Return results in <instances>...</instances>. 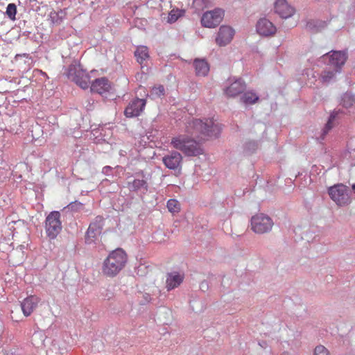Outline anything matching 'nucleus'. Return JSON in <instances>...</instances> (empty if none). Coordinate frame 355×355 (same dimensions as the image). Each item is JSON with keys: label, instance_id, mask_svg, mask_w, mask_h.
I'll return each instance as SVG.
<instances>
[{"label": "nucleus", "instance_id": "c9c22d12", "mask_svg": "<svg viewBox=\"0 0 355 355\" xmlns=\"http://www.w3.org/2000/svg\"><path fill=\"white\" fill-rule=\"evenodd\" d=\"M77 206H78L79 207H83V204H81V203H80V202H78H78H73V203H71L70 205H69V207H70V209H73V208H74L75 207H77Z\"/></svg>", "mask_w": 355, "mask_h": 355}, {"label": "nucleus", "instance_id": "2f4dec72", "mask_svg": "<svg viewBox=\"0 0 355 355\" xmlns=\"http://www.w3.org/2000/svg\"><path fill=\"white\" fill-rule=\"evenodd\" d=\"M343 103L346 107H351L355 104V101L352 96L345 94L343 98Z\"/></svg>", "mask_w": 355, "mask_h": 355}, {"label": "nucleus", "instance_id": "9d476101", "mask_svg": "<svg viewBox=\"0 0 355 355\" xmlns=\"http://www.w3.org/2000/svg\"><path fill=\"white\" fill-rule=\"evenodd\" d=\"M162 162L168 169L180 171L182 157L178 152L172 151L170 154L165 155L162 158Z\"/></svg>", "mask_w": 355, "mask_h": 355}, {"label": "nucleus", "instance_id": "c85d7f7f", "mask_svg": "<svg viewBox=\"0 0 355 355\" xmlns=\"http://www.w3.org/2000/svg\"><path fill=\"white\" fill-rule=\"evenodd\" d=\"M336 71H324L320 75V80L322 83H329L333 79L336 74Z\"/></svg>", "mask_w": 355, "mask_h": 355}, {"label": "nucleus", "instance_id": "1a4fd4ad", "mask_svg": "<svg viewBox=\"0 0 355 355\" xmlns=\"http://www.w3.org/2000/svg\"><path fill=\"white\" fill-rule=\"evenodd\" d=\"M256 30L259 35L264 37L272 36L277 31L275 26L266 18H261L257 21Z\"/></svg>", "mask_w": 355, "mask_h": 355}, {"label": "nucleus", "instance_id": "2eb2a0df", "mask_svg": "<svg viewBox=\"0 0 355 355\" xmlns=\"http://www.w3.org/2000/svg\"><path fill=\"white\" fill-rule=\"evenodd\" d=\"M40 299L35 295H31L25 298L21 304V310L25 316H29L37 307Z\"/></svg>", "mask_w": 355, "mask_h": 355}, {"label": "nucleus", "instance_id": "6e6552de", "mask_svg": "<svg viewBox=\"0 0 355 355\" xmlns=\"http://www.w3.org/2000/svg\"><path fill=\"white\" fill-rule=\"evenodd\" d=\"M234 30L229 26H221L216 37V43L220 46H226L233 39Z\"/></svg>", "mask_w": 355, "mask_h": 355}, {"label": "nucleus", "instance_id": "72a5a7b5", "mask_svg": "<svg viewBox=\"0 0 355 355\" xmlns=\"http://www.w3.org/2000/svg\"><path fill=\"white\" fill-rule=\"evenodd\" d=\"M314 355H329V352L324 346L318 345L315 348Z\"/></svg>", "mask_w": 355, "mask_h": 355}, {"label": "nucleus", "instance_id": "dca6fc26", "mask_svg": "<svg viewBox=\"0 0 355 355\" xmlns=\"http://www.w3.org/2000/svg\"><path fill=\"white\" fill-rule=\"evenodd\" d=\"M184 275L178 272H173L168 273L166 279V287L168 291L174 289L179 286L183 282Z\"/></svg>", "mask_w": 355, "mask_h": 355}, {"label": "nucleus", "instance_id": "473e14b6", "mask_svg": "<svg viewBox=\"0 0 355 355\" xmlns=\"http://www.w3.org/2000/svg\"><path fill=\"white\" fill-rule=\"evenodd\" d=\"M242 223H233V225H231V229L232 230V235H235V236H241V234H243V230L244 228H243L241 230H239V229H241V226Z\"/></svg>", "mask_w": 355, "mask_h": 355}, {"label": "nucleus", "instance_id": "c756f323", "mask_svg": "<svg viewBox=\"0 0 355 355\" xmlns=\"http://www.w3.org/2000/svg\"><path fill=\"white\" fill-rule=\"evenodd\" d=\"M60 214L59 211H52L46 217V222H60Z\"/></svg>", "mask_w": 355, "mask_h": 355}, {"label": "nucleus", "instance_id": "4468645a", "mask_svg": "<svg viewBox=\"0 0 355 355\" xmlns=\"http://www.w3.org/2000/svg\"><path fill=\"white\" fill-rule=\"evenodd\" d=\"M245 87V84L243 80L236 79L227 87L224 91L228 97H235L243 92Z\"/></svg>", "mask_w": 355, "mask_h": 355}, {"label": "nucleus", "instance_id": "9b49d317", "mask_svg": "<svg viewBox=\"0 0 355 355\" xmlns=\"http://www.w3.org/2000/svg\"><path fill=\"white\" fill-rule=\"evenodd\" d=\"M275 12L283 19L292 17L295 9L289 5L286 0H276L274 5Z\"/></svg>", "mask_w": 355, "mask_h": 355}, {"label": "nucleus", "instance_id": "4be33fe9", "mask_svg": "<svg viewBox=\"0 0 355 355\" xmlns=\"http://www.w3.org/2000/svg\"><path fill=\"white\" fill-rule=\"evenodd\" d=\"M259 99L258 96L252 92H248L243 94L241 100L245 105L255 103Z\"/></svg>", "mask_w": 355, "mask_h": 355}, {"label": "nucleus", "instance_id": "7c9ffc66", "mask_svg": "<svg viewBox=\"0 0 355 355\" xmlns=\"http://www.w3.org/2000/svg\"><path fill=\"white\" fill-rule=\"evenodd\" d=\"M269 221L270 218L263 213L257 214L252 217L251 222H261L263 220Z\"/></svg>", "mask_w": 355, "mask_h": 355}, {"label": "nucleus", "instance_id": "bb28decb", "mask_svg": "<svg viewBox=\"0 0 355 355\" xmlns=\"http://www.w3.org/2000/svg\"><path fill=\"white\" fill-rule=\"evenodd\" d=\"M6 14L11 20H15L17 14L16 5L15 3H9L6 8Z\"/></svg>", "mask_w": 355, "mask_h": 355}, {"label": "nucleus", "instance_id": "e433bc0d", "mask_svg": "<svg viewBox=\"0 0 355 355\" xmlns=\"http://www.w3.org/2000/svg\"><path fill=\"white\" fill-rule=\"evenodd\" d=\"M352 189L353 191L355 193V183L354 184H352Z\"/></svg>", "mask_w": 355, "mask_h": 355}, {"label": "nucleus", "instance_id": "0eeeda50", "mask_svg": "<svg viewBox=\"0 0 355 355\" xmlns=\"http://www.w3.org/2000/svg\"><path fill=\"white\" fill-rule=\"evenodd\" d=\"M347 58V53L340 51H331L323 55V59L325 61L328 59L327 64L334 68L336 72L340 71L345 63Z\"/></svg>", "mask_w": 355, "mask_h": 355}, {"label": "nucleus", "instance_id": "423d86ee", "mask_svg": "<svg viewBox=\"0 0 355 355\" xmlns=\"http://www.w3.org/2000/svg\"><path fill=\"white\" fill-rule=\"evenodd\" d=\"M225 11L219 8L205 12L201 17V24L206 28H215L222 21Z\"/></svg>", "mask_w": 355, "mask_h": 355}, {"label": "nucleus", "instance_id": "393cba45", "mask_svg": "<svg viewBox=\"0 0 355 355\" xmlns=\"http://www.w3.org/2000/svg\"><path fill=\"white\" fill-rule=\"evenodd\" d=\"M167 207L170 212L176 213L180 210V204L175 199H170L167 202Z\"/></svg>", "mask_w": 355, "mask_h": 355}, {"label": "nucleus", "instance_id": "f3484780", "mask_svg": "<svg viewBox=\"0 0 355 355\" xmlns=\"http://www.w3.org/2000/svg\"><path fill=\"white\" fill-rule=\"evenodd\" d=\"M102 226L101 223H90L86 232V241L92 243L101 234Z\"/></svg>", "mask_w": 355, "mask_h": 355}, {"label": "nucleus", "instance_id": "20e7f679", "mask_svg": "<svg viewBox=\"0 0 355 355\" xmlns=\"http://www.w3.org/2000/svg\"><path fill=\"white\" fill-rule=\"evenodd\" d=\"M330 198L340 207H345L352 202L350 190L343 184H337L328 189Z\"/></svg>", "mask_w": 355, "mask_h": 355}, {"label": "nucleus", "instance_id": "412c9836", "mask_svg": "<svg viewBox=\"0 0 355 355\" xmlns=\"http://www.w3.org/2000/svg\"><path fill=\"white\" fill-rule=\"evenodd\" d=\"M250 229L256 234H263L272 229V223H250Z\"/></svg>", "mask_w": 355, "mask_h": 355}, {"label": "nucleus", "instance_id": "b1692460", "mask_svg": "<svg viewBox=\"0 0 355 355\" xmlns=\"http://www.w3.org/2000/svg\"><path fill=\"white\" fill-rule=\"evenodd\" d=\"M334 119H335V116H334L332 114L329 116V120H328L325 127L322 130L321 136L320 137V139L321 140H323L324 139L325 136L328 134V132L333 128V122L334 121Z\"/></svg>", "mask_w": 355, "mask_h": 355}, {"label": "nucleus", "instance_id": "7ed1b4c3", "mask_svg": "<svg viewBox=\"0 0 355 355\" xmlns=\"http://www.w3.org/2000/svg\"><path fill=\"white\" fill-rule=\"evenodd\" d=\"M173 148L180 150L187 156H197L202 153L200 144L184 135L173 137L171 142Z\"/></svg>", "mask_w": 355, "mask_h": 355}, {"label": "nucleus", "instance_id": "aec40b11", "mask_svg": "<svg viewBox=\"0 0 355 355\" xmlns=\"http://www.w3.org/2000/svg\"><path fill=\"white\" fill-rule=\"evenodd\" d=\"M61 223H46V231L47 236L51 239H55L60 233L62 227Z\"/></svg>", "mask_w": 355, "mask_h": 355}, {"label": "nucleus", "instance_id": "f03ea898", "mask_svg": "<svg viewBox=\"0 0 355 355\" xmlns=\"http://www.w3.org/2000/svg\"><path fill=\"white\" fill-rule=\"evenodd\" d=\"M126 262V253L122 249L117 248L111 252L104 260L102 266V272L109 277H115L125 267Z\"/></svg>", "mask_w": 355, "mask_h": 355}, {"label": "nucleus", "instance_id": "ddd939ff", "mask_svg": "<svg viewBox=\"0 0 355 355\" xmlns=\"http://www.w3.org/2000/svg\"><path fill=\"white\" fill-rule=\"evenodd\" d=\"M112 88L110 82L107 78L102 77L94 80L90 86L91 91L99 94L108 92Z\"/></svg>", "mask_w": 355, "mask_h": 355}, {"label": "nucleus", "instance_id": "39448f33", "mask_svg": "<svg viewBox=\"0 0 355 355\" xmlns=\"http://www.w3.org/2000/svg\"><path fill=\"white\" fill-rule=\"evenodd\" d=\"M68 78L83 89H87L90 84L89 74L80 65H70L67 73Z\"/></svg>", "mask_w": 355, "mask_h": 355}, {"label": "nucleus", "instance_id": "a211bd4d", "mask_svg": "<svg viewBox=\"0 0 355 355\" xmlns=\"http://www.w3.org/2000/svg\"><path fill=\"white\" fill-rule=\"evenodd\" d=\"M135 56L137 59V61L141 65H143L144 62L150 58L148 49L146 46H138L135 51ZM141 67H143V66H141Z\"/></svg>", "mask_w": 355, "mask_h": 355}, {"label": "nucleus", "instance_id": "f257e3e1", "mask_svg": "<svg viewBox=\"0 0 355 355\" xmlns=\"http://www.w3.org/2000/svg\"><path fill=\"white\" fill-rule=\"evenodd\" d=\"M221 128L214 123L213 119H207L205 121L193 119L187 127V132L200 139H205L202 136L216 137L220 134Z\"/></svg>", "mask_w": 355, "mask_h": 355}, {"label": "nucleus", "instance_id": "cd10ccee", "mask_svg": "<svg viewBox=\"0 0 355 355\" xmlns=\"http://www.w3.org/2000/svg\"><path fill=\"white\" fill-rule=\"evenodd\" d=\"M164 87L163 85H161L153 87L150 91V95L153 97H161L164 96Z\"/></svg>", "mask_w": 355, "mask_h": 355}, {"label": "nucleus", "instance_id": "f704fd0d", "mask_svg": "<svg viewBox=\"0 0 355 355\" xmlns=\"http://www.w3.org/2000/svg\"><path fill=\"white\" fill-rule=\"evenodd\" d=\"M211 1L209 0H195L194 3L196 6H200L201 4L205 5V7L208 6L209 3H210Z\"/></svg>", "mask_w": 355, "mask_h": 355}, {"label": "nucleus", "instance_id": "a878e982", "mask_svg": "<svg viewBox=\"0 0 355 355\" xmlns=\"http://www.w3.org/2000/svg\"><path fill=\"white\" fill-rule=\"evenodd\" d=\"M132 187L135 191L139 190L141 189H145L147 190L148 184L144 180H135L132 183Z\"/></svg>", "mask_w": 355, "mask_h": 355}, {"label": "nucleus", "instance_id": "6ab92c4d", "mask_svg": "<svg viewBox=\"0 0 355 355\" xmlns=\"http://www.w3.org/2000/svg\"><path fill=\"white\" fill-rule=\"evenodd\" d=\"M194 67L198 76H206L209 70L208 63L203 59H196Z\"/></svg>", "mask_w": 355, "mask_h": 355}, {"label": "nucleus", "instance_id": "5701e85b", "mask_svg": "<svg viewBox=\"0 0 355 355\" xmlns=\"http://www.w3.org/2000/svg\"><path fill=\"white\" fill-rule=\"evenodd\" d=\"M184 14V11L181 10H172L168 17V21L170 23L175 22Z\"/></svg>", "mask_w": 355, "mask_h": 355}, {"label": "nucleus", "instance_id": "f8f14e48", "mask_svg": "<svg viewBox=\"0 0 355 355\" xmlns=\"http://www.w3.org/2000/svg\"><path fill=\"white\" fill-rule=\"evenodd\" d=\"M146 101L144 99L136 98L133 100L125 108L124 114L127 117L139 116L144 109Z\"/></svg>", "mask_w": 355, "mask_h": 355}]
</instances>
